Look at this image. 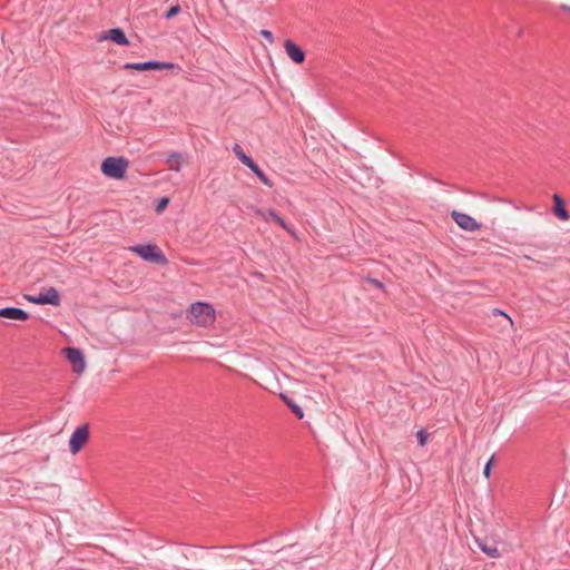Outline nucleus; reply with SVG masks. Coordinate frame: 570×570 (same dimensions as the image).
Returning a JSON list of instances; mask_svg holds the SVG:
<instances>
[{
  "label": "nucleus",
  "instance_id": "f257e3e1",
  "mask_svg": "<svg viewBox=\"0 0 570 570\" xmlns=\"http://www.w3.org/2000/svg\"><path fill=\"white\" fill-rule=\"evenodd\" d=\"M187 318L191 324L207 327L215 322V309L208 303L195 302L187 309Z\"/></svg>",
  "mask_w": 570,
  "mask_h": 570
},
{
  "label": "nucleus",
  "instance_id": "f03ea898",
  "mask_svg": "<svg viewBox=\"0 0 570 570\" xmlns=\"http://www.w3.org/2000/svg\"><path fill=\"white\" fill-rule=\"evenodd\" d=\"M128 165V160L124 157H107L101 163V171L106 177L122 179Z\"/></svg>",
  "mask_w": 570,
  "mask_h": 570
},
{
  "label": "nucleus",
  "instance_id": "7ed1b4c3",
  "mask_svg": "<svg viewBox=\"0 0 570 570\" xmlns=\"http://www.w3.org/2000/svg\"><path fill=\"white\" fill-rule=\"evenodd\" d=\"M130 249L144 261L156 264H164L166 262L165 255L155 244L135 245Z\"/></svg>",
  "mask_w": 570,
  "mask_h": 570
},
{
  "label": "nucleus",
  "instance_id": "20e7f679",
  "mask_svg": "<svg viewBox=\"0 0 570 570\" xmlns=\"http://www.w3.org/2000/svg\"><path fill=\"white\" fill-rule=\"evenodd\" d=\"M24 298L33 304L45 305L50 304L58 306L60 304V296L55 287H49L38 295H24Z\"/></svg>",
  "mask_w": 570,
  "mask_h": 570
},
{
  "label": "nucleus",
  "instance_id": "39448f33",
  "mask_svg": "<svg viewBox=\"0 0 570 570\" xmlns=\"http://www.w3.org/2000/svg\"><path fill=\"white\" fill-rule=\"evenodd\" d=\"M176 66L171 62H163L156 60H149L145 62H127L124 65L126 70L147 71V70H169Z\"/></svg>",
  "mask_w": 570,
  "mask_h": 570
},
{
  "label": "nucleus",
  "instance_id": "423d86ee",
  "mask_svg": "<svg viewBox=\"0 0 570 570\" xmlns=\"http://www.w3.org/2000/svg\"><path fill=\"white\" fill-rule=\"evenodd\" d=\"M89 438L88 425H81L77 428L70 436L69 450L72 454L78 453L82 446L87 443Z\"/></svg>",
  "mask_w": 570,
  "mask_h": 570
},
{
  "label": "nucleus",
  "instance_id": "0eeeda50",
  "mask_svg": "<svg viewBox=\"0 0 570 570\" xmlns=\"http://www.w3.org/2000/svg\"><path fill=\"white\" fill-rule=\"evenodd\" d=\"M63 355L67 361L72 365V371L81 373L85 370L83 354L79 348L66 347L63 348Z\"/></svg>",
  "mask_w": 570,
  "mask_h": 570
},
{
  "label": "nucleus",
  "instance_id": "6e6552de",
  "mask_svg": "<svg viewBox=\"0 0 570 570\" xmlns=\"http://www.w3.org/2000/svg\"><path fill=\"white\" fill-rule=\"evenodd\" d=\"M451 215L453 220L464 230L476 232L481 229V224L465 213L453 210Z\"/></svg>",
  "mask_w": 570,
  "mask_h": 570
},
{
  "label": "nucleus",
  "instance_id": "1a4fd4ad",
  "mask_svg": "<svg viewBox=\"0 0 570 570\" xmlns=\"http://www.w3.org/2000/svg\"><path fill=\"white\" fill-rule=\"evenodd\" d=\"M284 48L287 53V56L295 62V63H302L305 60V52L303 49L297 46L292 40L287 39L284 42Z\"/></svg>",
  "mask_w": 570,
  "mask_h": 570
},
{
  "label": "nucleus",
  "instance_id": "9d476101",
  "mask_svg": "<svg viewBox=\"0 0 570 570\" xmlns=\"http://www.w3.org/2000/svg\"><path fill=\"white\" fill-rule=\"evenodd\" d=\"M0 316L14 321H27L29 318V314L26 311L12 306L0 308Z\"/></svg>",
  "mask_w": 570,
  "mask_h": 570
},
{
  "label": "nucleus",
  "instance_id": "9b49d317",
  "mask_svg": "<svg viewBox=\"0 0 570 570\" xmlns=\"http://www.w3.org/2000/svg\"><path fill=\"white\" fill-rule=\"evenodd\" d=\"M102 39H110L111 41H114L115 43L120 45V46L129 45L128 38L126 37V35L121 28L110 29L108 31V36L102 37Z\"/></svg>",
  "mask_w": 570,
  "mask_h": 570
},
{
  "label": "nucleus",
  "instance_id": "f8f14e48",
  "mask_svg": "<svg viewBox=\"0 0 570 570\" xmlns=\"http://www.w3.org/2000/svg\"><path fill=\"white\" fill-rule=\"evenodd\" d=\"M553 202H554V214L561 219V220H568L569 214L566 209L563 199L554 194L553 195Z\"/></svg>",
  "mask_w": 570,
  "mask_h": 570
},
{
  "label": "nucleus",
  "instance_id": "ddd939ff",
  "mask_svg": "<svg viewBox=\"0 0 570 570\" xmlns=\"http://www.w3.org/2000/svg\"><path fill=\"white\" fill-rule=\"evenodd\" d=\"M257 214L264 216L265 219L272 218L282 228H284L287 232H291V229L287 226V224L285 223V220L274 209H267L266 213H263L262 210H257Z\"/></svg>",
  "mask_w": 570,
  "mask_h": 570
},
{
  "label": "nucleus",
  "instance_id": "4468645a",
  "mask_svg": "<svg viewBox=\"0 0 570 570\" xmlns=\"http://www.w3.org/2000/svg\"><path fill=\"white\" fill-rule=\"evenodd\" d=\"M181 161H183V156L178 151H174V153L169 154L168 157L166 158V164L168 165L169 169L175 170V171L180 170Z\"/></svg>",
  "mask_w": 570,
  "mask_h": 570
},
{
  "label": "nucleus",
  "instance_id": "2eb2a0df",
  "mask_svg": "<svg viewBox=\"0 0 570 570\" xmlns=\"http://www.w3.org/2000/svg\"><path fill=\"white\" fill-rule=\"evenodd\" d=\"M257 178L267 187H272V180L264 174V171L259 168V166L253 160L252 164L247 166Z\"/></svg>",
  "mask_w": 570,
  "mask_h": 570
},
{
  "label": "nucleus",
  "instance_id": "dca6fc26",
  "mask_svg": "<svg viewBox=\"0 0 570 570\" xmlns=\"http://www.w3.org/2000/svg\"><path fill=\"white\" fill-rule=\"evenodd\" d=\"M279 396L298 419H302L304 416L302 407L298 404H296V402L293 399L283 393Z\"/></svg>",
  "mask_w": 570,
  "mask_h": 570
},
{
  "label": "nucleus",
  "instance_id": "f3484780",
  "mask_svg": "<svg viewBox=\"0 0 570 570\" xmlns=\"http://www.w3.org/2000/svg\"><path fill=\"white\" fill-rule=\"evenodd\" d=\"M233 151L236 155V157L240 160V163L244 164L245 166L252 164L253 159L244 153L240 145L235 144L233 146Z\"/></svg>",
  "mask_w": 570,
  "mask_h": 570
},
{
  "label": "nucleus",
  "instance_id": "a211bd4d",
  "mask_svg": "<svg viewBox=\"0 0 570 570\" xmlns=\"http://www.w3.org/2000/svg\"><path fill=\"white\" fill-rule=\"evenodd\" d=\"M479 548L484 553H487L489 557H492V558H499L500 557V552H499V549L497 547H489L485 543H479Z\"/></svg>",
  "mask_w": 570,
  "mask_h": 570
},
{
  "label": "nucleus",
  "instance_id": "6ab92c4d",
  "mask_svg": "<svg viewBox=\"0 0 570 570\" xmlns=\"http://www.w3.org/2000/svg\"><path fill=\"white\" fill-rule=\"evenodd\" d=\"M168 204H169V198H167V197L160 198L158 204H157V206H156V208H155V212L157 214L163 213L165 210V208L168 206Z\"/></svg>",
  "mask_w": 570,
  "mask_h": 570
},
{
  "label": "nucleus",
  "instance_id": "aec40b11",
  "mask_svg": "<svg viewBox=\"0 0 570 570\" xmlns=\"http://www.w3.org/2000/svg\"><path fill=\"white\" fill-rule=\"evenodd\" d=\"M180 12V7L178 4L171 6L167 12L165 13L166 19H171Z\"/></svg>",
  "mask_w": 570,
  "mask_h": 570
},
{
  "label": "nucleus",
  "instance_id": "412c9836",
  "mask_svg": "<svg viewBox=\"0 0 570 570\" xmlns=\"http://www.w3.org/2000/svg\"><path fill=\"white\" fill-rule=\"evenodd\" d=\"M416 436H417L419 443L421 445H425L426 444V442H428V431L425 429L419 430L417 433H416Z\"/></svg>",
  "mask_w": 570,
  "mask_h": 570
},
{
  "label": "nucleus",
  "instance_id": "4be33fe9",
  "mask_svg": "<svg viewBox=\"0 0 570 570\" xmlns=\"http://www.w3.org/2000/svg\"><path fill=\"white\" fill-rule=\"evenodd\" d=\"M493 461H494V456H492L488 463L485 464L484 469H483V474L487 479L490 478L491 475V468H492V464H493Z\"/></svg>",
  "mask_w": 570,
  "mask_h": 570
},
{
  "label": "nucleus",
  "instance_id": "5701e85b",
  "mask_svg": "<svg viewBox=\"0 0 570 570\" xmlns=\"http://www.w3.org/2000/svg\"><path fill=\"white\" fill-rule=\"evenodd\" d=\"M261 36L266 39L269 43H273L274 41V36L273 33L269 31V30H266V29H263L261 31Z\"/></svg>",
  "mask_w": 570,
  "mask_h": 570
},
{
  "label": "nucleus",
  "instance_id": "b1692460",
  "mask_svg": "<svg viewBox=\"0 0 570 570\" xmlns=\"http://www.w3.org/2000/svg\"><path fill=\"white\" fill-rule=\"evenodd\" d=\"M367 282L372 285H374L377 288H383L382 282L375 279V278H367Z\"/></svg>",
  "mask_w": 570,
  "mask_h": 570
},
{
  "label": "nucleus",
  "instance_id": "393cba45",
  "mask_svg": "<svg viewBox=\"0 0 570 570\" xmlns=\"http://www.w3.org/2000/svg\"><path fill=\"white\" fill-rule=\"evenodd\" d=\"M500 314L504 315V316L509 320V322L511 323V325H513V321H512V318H511V317H509V316H508L507 314H504L503 312H500Z\"/></svg>",
  "mask_w": 570,
  "mask_h": 570
},
{
  "label": "nucleus",
  "instance_id": "a878e982",
  "mask_svg": "<svg viewBox=\"0 0 570 570\" xmlns=\"http://www.w3.org/2000/svg\"><path fill=\"white\" fill-rule=\"evenodd\" d=\"M562 8H563L564 10H570V8H569V7H567V6H563Z\"/></svg>",
  "mask_w": 570,
  "mask_h": 570
}]
</instances>
